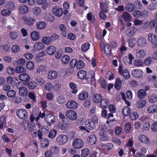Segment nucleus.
I'll return each mask as SVG.
<instances>
[{
	"instance_id": "f257e3e1",
	"label": "nucleus",
	"mask_w": 157,
	"mask_h": 157,
	"mask_svg": "<svg viewBox=\"0 0 157 157\" xmlns=\"http://www.w3.org/2000/svg\"><path fill=\"white\" fill-rule=\"evenodd\" d=\"M17 88L19 90V94L20 96L24 97L28 93L27 88L24 86V83L21 82H18L17 85Z\"/></svg>"
},
{
	"instance_id": "f03ea898",
	"label": "nucleus",
	"mask_w": 157,
	"mask_h": 157,
	"mask_svg": "<svg viewBox=\"0 0 157 157\" xmlns=\"http://www.w3.org/2000/svg\"><path fill=\"white\" fill-rule=\"evenodd\" d=\"M72 145L74 148L79 149L84 146V142L83 140L80 138H76L73 139Z\"/></svg>"
},
{
	"instance_id": "7ed1b4c3",
	"label": "nucleus",
	"mask_w": 157,
	"mask_h": 157,
	"mask_svg": "<svg viewBox=\"0 0 157 157\" xmlns=\"http://www.w3.org/2000/svg\"><path fill=\"white\" fill-rule=\"evenodd\" d=\"M147 39L154 48H157V36L154 33H150L148 35Z\"/></svg>"
},
{
	"instance_id": "20e7f679",
	"label": "nucleus",
	"mask_w": 157,
	"mask_h": 157,
	"mask_svg": "<svg viewBox=\"0 0 157 157\" xmlns=\"http://www.w3.org/2000/svg\"><path fill=\"white\" fill-rule=\"evenodd\" d=\"M44 120L47 123V125L48 126H50L51 124L55 123L56 121V118L55 116L53 114L48 113L46 115Z\"/></svg>"
},
{
	"instance_id": "39448f33",
	"label": "nucleus",
	"mask_w": 157,
	"mask_h": 157,
	"mask_svg": "<svg viewBox=\"0 0 157 157\" xmlns=\"http://www.w3.org/2000/svg\"><path fill=\"white\" fill-rule=\"evenodd\" d=\"M65 115L69 119L72 121H75L77 118L78 116L76 113L72 110L67 111Z\"/></svg>"
},
{
	"instance_id": "423d86ee",
	"label": "nucleus",
	"mask_w": 157,
	"mask_h": 157,
	"mask_svg": "<svg viewBox=\"0 0 157 157\" xmlns=\"http://www.w3.org/2000/svg\"><path fill=\"white\" fill-rule=\"evenodd\" d=\"M68 137L67 135H60L56 138V142L59 145H63L68 141Z\"/></svg>"
},
{
	"instance_id": "0eeeda50",
	"label": "nucleus",
	"mask_w": 157,
	"mask_h": 157,
	"mask_svg": "<svg viewBox=\"0 0 157 157\" xmlns=\"http://www.w3.org/2000/svg\"><path fill=\"white\" fill-rule=\"evenodd\" d=\"M16 113L17 115L21 119H25L28 117L27 112L25 109H18Z\"/></svg>"
},
{
	"instance_id": "6e6552de",
	"label": "nucleus",
	"mask_w": 157,
	"mask_h": 157,
	"mask_svg": "<svg viewBox=\"0 0 157 157\" xmlns=\"http://www.w3.org/2000/svg\"><path fill=\"white\" fill-rule=\"evenodd\" d=\"M19 78L21 81L28 82L30 80L31 78L28 74L24 73L19 75Z\"/></svg>"
},
{
	"instance_id": "1a4fd4ad",
	"label": "nucleus",
	"mask_w": 157,
	"mask_h": 157,
	"mask_svg": "<svg viewBox=\"0 0 157 157\" xmlns=\"http://www.w3.org/2000/svg\"><path fill=\"white\" fill-rule=\"evenodd\" d=\"M52 12L54 15L58 17L61 16L63 13L62 8L57 6L54 7L52 9Z\"/></svg>"
},
{
	"instance_id": "9d476101",
	"label": "nucleus",
	"mask_w": 157,
	"mask_h": 157,
	"mask_svg": "<svg viewBox=\"0 0 157 157\" xmlns=\"http://www.w3.org/2000/svg\"><path fill=\"white\" fill-rule=\"evenodd\" d=\"M78 104L75 101L71 100L67 102L66 104V107L68 109H75L77 108Z\"/></svg>"
},
{
	"instance_id": "9b49d317",
	"label": "nucleus",
	"mask_w": 157,
	"mask_h": 157,
	"mask_svg": "<svg viewBox=\"0 0 157 157\" xmlns=\"http://www.w3.org/2000/svg\"><path fill=\"white\" fill-rule=\"evenodd\" d=\"M132 74L134 77L140 78L143 75V72L141 70L136 69L132 71Z\"/></svg>"
},
{
	"instance_id": "f8f14e48",
	"label": "nucleus",
	"mask_w": 157,
	"mask_h": 157,
	"mask_svg": "<svg viewBox=\"0 0 157 157\" xmlns=\"http://www.w3.org/2000/svg\"><path fill=\"white\" fill-rule=\"evenodd\" d=\"M29 11V8L28 6L24 5H21L18 7V11L22 14L27 13Z\"/></svg>"
},
{
	"instance_id": "ddd939ff",
	"label": "nucleus",
	"mask_w": 157,
	"mask_h": 157,
	"mask_svg": "<svg viewBox=\"0 0 157 157\" xmlns=\"http://www.w3.org/2000/svg\"><path fill=\"white\" fill-rule=\"evenodd\" d=\"M102 99V96L98 94H93L92 97L93 101L96 103L100 102Z\"/></svg>"
},
{
	"instance_id": "4468645a",
	"label": "nucleus",
	"mask_w": 157,
	"mask_h": 157,
	"mask_svg": "<svg viewBox=\"0 0 157 157\" xmlns=\"http://www.w3.org/2000/svg\"><path fill=\"white\" fill-rule=\"evenodd\" d=\"M30 36L31 39L34 41L38 40L40 38V35L39 33L36 31L32 32L30 34Z\"/></svg>"
},
{
	"instance_id": "2eb2a0df",
	"label": "nucleus",
	"mask_w": 157,
	"mask_h": 157,
	"mask_svg": "<svg viewBox=\"0 0 157 157\" xmlns=\"http://www.w3.org/2000/svg\"><path fill=\"white\" fill-rule=\"evenodd\" d=\"M146 55L145 51L143 49L137 50L136 53V57L138 58H143L145 57Z\"/></svg>"
},
{
	"instance_id": "dca6fc26",
	"label": "nucleus",
	"mask_w": 157,
	"mask_h": 157,
	"mask_svg": "<svg viewBox=\"0 0 157 157\" xmlns=\"http://www.w3.org/2000/svg\"><path fill=\"white\" fill-rule=\"evenodd\" d=\"M56 48L52 45L50 46L46 50L47 53L49 55H53L56 52Z\"/></svg>"
},
{
	"instance_id": "f3484780",
	"label": "nucleus",
	"mask_w": 157,
	"mask_h": 157,
	"mask_svg": "<svg viewBox=\"0 0 157 157\" xmlns=\"http://www.w3.org/2000/svg\"><path fill=\"white\" fill-rule=\"evenodd\" d=\"M88 93L87 91H83L78 95V98L80 101H83L88 98Z\"/></svg>"
},
{
	"instance_id": "a211bd4d",
	"label": "nucleus",
	"mask_w": 157,
	"mask_h": 157,
	"mask_svg": "<svg viewBox=\"0 0 157 157\" xmlns=\"http://www.w3.org/2000/svg\"><path fill=\"white\" fill-rule=\"evenodd\" d=\"M25 23L28 26L33 25L35 22V20L30 17H26L25 18Z\"/></svg>"
},
{
	"instance_id": "6ab92c4d",
	"label": "nucleus",
	"mask_w": 157,
	"mask_h": 157,
	"mask_svg": "<svg viewBox=\"0 0 157 157\" xmlns=\"http://www.w3.org/2000/svg\"><path fill=\"white\" fill-rule=\"evenodd\" d=\"M87 140L89 144L92 145L96 143V138L94 135H91L87 138Z\"/></svg>"
},
{
	"instance_id": "aec40b11",
	"label": "nucleus",
	"mask_w": 157,
	"mask_h": 157,
	"mask_svg": "<svg viewBox=\"0 0 157 157\" xmlns=\"http://www.w3.org/2000/svg\"><path fill=\"white\" fill-rule=\"evenodd\" d=\"M58 75V73L55 71H50L48 73V78L51 80L53 79L56 78Z\"/></svg>"
},
{
	"instance_id": "412c9836",
	"label": "nucleus",
	"mask_w": 157,
	"mask_h": 157,
	"mask_svg": "<svg viewBox=\"0 0 157 157\" xmlns=\"http://www.w3.org/2000/svg\"><path fill=\"white\" fill-rule=\"evenodd\" d=\"M44 45L41 42H36L33 46V48L36 50H40L42 49L44 47Z\"/></svg>"
},
{
	"instance_id": "4be33fe9",
	"label": "nucleus",
	"mask_w": 157,
	"mask_h": 157,
	"mask_svg": "<svg viewBox=\"0 0 157 157\" xmlns=\"http://www.w3.org/2000/svg\"><path fill=\"white\" fill-rule=\"evenodd\" d=\"M147 44L146 40L144 38H140L138 40V45L140 47H143Z\"/></svg>"
},
{
	"instance_id": "5701e85b",
	"label": "nucleus",
	"mask_w": 157,
	"mask_h": 157,
	"mask_svg": "<svg viewBox=\"0 0 157 157\" xmlns=\"http://www.w3.org/2000/svg\"><path fill=\"white\" fill-rule=\"evenodd\" d=\"M146 104V101L145 100H140L138 101L136 104V107L139 109L144 107Z\"/></svg>"
},
{
	"instance_id": "b1692460",
	"label": "nucleus",
	"mask_w": 157,
	"mask_h": 157,
	"mask_svg": "<svg viewBox=\"0 0 157 157\" xmlns=\"http://www.w3.org/2000/svg\"><path fill=\"white\" fill-rule=\"evenodd\" d=\"M137 29L135 28L131 27L127 29L126 33L128 36H131L133 35L136 32Z\"/></svg>"
},
{
	"instance_id": "393cba45",
	"label": "nucleus",
	"mask_w": 157,
	"mask_h": 157,
	"mask_svg": "<svg viewBox=\"0 0 157 157\" xmlns=\"http://www.w3.org/2000/svg\"><path fill=\"white\" fill-rule=\"evenodd\" d=\"M131 113V109L130 108L127 106H124L122 109V114L126 116L129 115Z\"/></svg>"
},
{
	"instance_id": "a878e982",
	"label": "nucleus",
	"mask_w": 157,
	"mask_h": 157,
	"mask_svg": "<svg viewBox=\"0 0 157 157\" xmlns=\"http://www.w3.org/2000/svg\"><path fill=\"white\" fill-rule=\"evenodd\" d=\"M148 113H152L157 111V105H153L149 106L147 109Z\"/></svg>"
},
{
	"instance_id": "bb28decb",
	"label": "nucleus",
	"mask_w": 157,
	"mask_h": 157,
	"mask_svg": "<svg viewBox=\"0 0 157 157\" xmlns=\"http://www.w3.org/2000/svg\"><path fill=\"white\" fill-rule=\"evenodd\" d=\"M109 105V101L107 99H103L101 101L100 106L102 108H106Z\"/></svg>"
},
{
	"instance_id": "cd10ccee",
	"label": "nucleus",
	"mask_w": 157,
	"mask_h": 157,
	"mask_svg": "<svg viewBox=\"0 0 157 157\" xmlns=\"http://www.w3.org/2000/svg\"><path fill=\"white\" fill-rule=\"evenodd\" d=\"M15 71L17 73H25L26 72V69L22 66H18L16 67Z\"/></svg>"
},
{
	"instance_id": "c85d7f7f",
	"label": "nucleus",
	"mask_w": 157,
	"mask_h": 157,
	"mask_svg": "<svg viewBox=\"0 0 157 157\" xmlns=\"http://www.w3.org/2000/svg\"><path fill=\"white\" fill-rule=\"evenodd\" d=\"M135 6L134 5L131 3L127 4L125 6L126 10L129 12H132L134 10Z\"/></svg>"
},
{
	"instance_id": "c756f323",
	"label": "nucleus",
	"mask_w": 157,
	"mask_h": 157,
	"mask_svg": "<svg viewBox=\"0 0 157 157\" xmlns=\"http://www.w3.org/2000/svg\"><path fill=\"white\" fill-rule=\"evenodd\" d=\"M139 140L140 142L142 143L146 144L149 143V138L144 135H142L139 137Z\"/></svg>"
},
{
	"instance_id": "7c9ffc66",
	"label": "nucleus",
	"mask_w": 157,
	"mask_h": 157,
	"mask_svg": "<svg viewBox=\"0 0 157 157\" xmlns=\"http://www.w3.org/2000/svg\"><path fill=\"white\" fill-rule=\"evenodd\" d=\"M85 126L87 128L92 130L95 127V125L94 124V123L89 121L86 122Z\"/></svg>"
},
{
	"instance_id": "2f4dec72",
	"label": "nucleus",
	"mask_w": 157,
	"mask_h": 157,
	"mask_svg": "<svg viewBox=\"0 0 157 157\" xmlns=\"http://www.w3.org/2000/svg\"><path fill=\"white\" fill-rule=\"evenodd\" d=\"M86 72L84 70H81L78 73V77L80 79H83L86 78Z\"/></svg>"
},
{
	"instance_id": "473e14b6",
	"label": "nucleus",
	"mask_w": 157,
	"mask_h": 157,
	"mask_svg": "<svg viewBox=\"0 0 157 157\" xmlns=\"http://www.w3.org/2000/svg\"><path fill=\"white\" fill-rule=\"evenodd\" d=\"M76 67L77 69H82L85 66V63L82 60H79L77 61Z\"/></svg>"
},
{
	"instance_id": "72a5a7b5",
	"label": "nucleus",
	"mask_w": 157,
	"mask_h": 157,
	"mask_svg": "<svg viewBox=\"0 0 157 157\" xmlns=\"http://www.w3.org/2000/svg\"><path fill=\"white\" fill-rule=\"evenodd\" d=\"M47 25L45 22L44 21H40L36 24L37 28L39 29H41L44 28Z\"/></svg>"
},
{
	"instance_id": "f704fd0d",
	"label": "nucleus",
	"mask_w": 157,
	"mask_h": 157,
	"mask_svg": "<svg viewBox=\"0 0 157 157\" xmlns=\"http://www.w3.org/2000/svg\"><path fill=\"white\" fill-rule=\"evenodd\" d=\"M121 82L120 79L119 78H117L114 86L115 88L117 90H120L121 87Z\"/></svg>"
},
{
	"instance_id": "c9c22d12",
	"label": "nucleus",
	"mask_w": 157,
	"mask_h": 157,
	"mask_svg": "<svg viewBox=\"0 0 157 157\" xmlns=\"http://www.w3.org/2000/svg\"><path fill=\"white\" fill-rule=\"evenodd\" d=\"M121 16L125 21H129L131 20L130 15L127 12H124Z\"/></svg>"
},
{
	"instance_id": "e433bc0d",
	"label": "nucleus",
	"mask_w": 157,
	"mask_h": 157,
	"mask_svg": "<svg viewBox=\"0 0 157 157\" xmlns=\"http://www.w3.org/2000/svg\"><path fill=\"white\" fill-rule=\"evenodd\" d=\"M42 41L45 44L49 45L51 42V40L50 37L46 36L43 38Z\"/></svg>"
},
{
	"instance_id": "4c0bfd02",
	"label": "nucleus",
	"mask_w": 157,
	"mask_h": 157,
	"mask_svg": "<svg viewBox=\"0 0 157 157\" xmlns=\"http://www.w3.org/2000/svg\"><path fill=\"white\" fill-rule=\"evenodd\" d=\"M157 24V22L155 20H152L147 23V26L150 29H154Z\"/></svg>"
},
{
	"instance_id": "58836bf2",
	"label": "nucleus",
	"mask_w": 157,
	"mask_h": 157,
	"mask_svg": "<svg viewBox=\"0 0 157 157\" xmlns=\"http://www.w3.org/2000/svg\"><path fill=\"white\" fill-rule=\"evenodd\" d=\"M37 83L34 81H31L28 84V87L30 90L35 89L37 86Z\"/></svg>"
},
{
	"instance_id": "ea45409f",
	"label": "nucleus",
	"mask_w": 157,
	"mask_h": 157,
	"mask_svg": "<svg viewBox=\"0 0 157 157\" xmlns=\"http://www.w3.org/2000/svg\"><path fill=\"white\" fill-rule=\"evenodd\" d=\"M143 64L142 60L139 59H136L133 61V64L136 67L142 66Z\"/></svg>"
},
{
	"instance_id": "a19ab883",
	"label": "nucleus",
	"mask_w": 157,
	"mask_h": 157,
	"mask_svg": "<svg viewBox=\"0 0 157 157\" xmlns=\"http://www.w3.org/2000/svg\"><path fill=\"white\" fill-rule=\"evenodd\" d=\"M146 95V93L142 89L139 90L138 91V96L139 98H143Z\"/></svg>"
},
{
	"instance_id": "79ce46f5",
	"label": "nucleus",
	"mask_w": 157,
	"mask_h": 157,
	"mask_svg": "<svg viewBox=\"0 0 157 157\" xmlns=\"http://www.w3.org/2000/svg\"><path fill=\"white\" fill-rule=\"evenodd\" d=\"M90 151L88 148L83 149L82 151L81 156L82 157H86L89 155Z\"/></svg>"
},
{
	"instance_id": "37998d69",
	"label": "nucleus",
	"mask_w": 157,
	"mask_h": 157,
	"mask_svg": "<svg viewBox=\"0 0 157 157\" xmlns=\"http://www.w3.org/2000/svg\"><path fill=\"white\" fill-rule=\"evenodd\" d=\"M123 75L124 77L126 79H129L130 77L129 73L127 69H124L121 74H120Z\"/></svg>"
},
{
	"instance_id": "c03bdc74",
	"label": "nucleus",
	"mask_w": 157,
	"mask_h": 157,
	"mask_svg": "<svg viewBox=\"0 0 157 157\" xmlns=\"http://www.w3.org/2000/svg\"><path fill=\"white\" fill-rule=\"evenodd\" d=\"M70 59V58L67 55H64L62 58V63L63 64H66L69 62Z\"/></svg>"
},
{
	"instance_id": "a18cd8bd",
	"label": "nucleus",
	"mask_w": 157,
	"mask_h": 157,
	"mask_svg": "<svg viewBox=\"0 0 157 157\" xmlns=\"http://www.w3.org/2000/svg\"><path fill=\"white\" fill-rule=\"evenodd\" d=\"M57 134V131L55 129H53L51 130L49 132L48 137L50 138H55Z\"/></svg>"
},
{
	"instance_id": "49530a36",
	"label": "nucleus",
	"mask_w": 157,
	"mask_h": 157,
	"mask_svg": "<svg viewBox=\"0 0 157 157\" xmlns=\"http://www.w3.org/2000/svg\"><path fill=\"white\" fill-rule=\"evenodd\" d=\"M90 46V44L89 43H84L82 45L81 49L83 52H86L89 49Z\"/></svg>"
},
{
	"instance_id": "de8ad7c7",
	"label": "nucleus",
	"mask_w": 157,
	"mask_h": 157,
	"mask_svg": "<svg viewBox=\"0 0 157 157\" xmlns=\"http://www.w3.org/2000/svg\"><path fill=\"white\" fill-rule=\"evenodd\" d=\"M11 13V11L7 9H4L2 10L1 14L4 16H7L10 15Z\"/></svg>"
},
{
	"instance_id": "09e8293b",
	"label": "nucleus",
	"mask_w": 157,
	"mask_h": 157,
	"mask_svg": "<svg viewBox=\"0 0 157 157\" xmlns=\"http://www.w3.org/2000/svg\"><path fill=\"white\" fill-rule=\"evenodd\" d=\"M148 99L150 102L153 103L157 101V97L155 94L149 96Z\"/></svg>"
},
{
	"instance_id": "8fccbe9b",
	"label": "nucleus",
	"mask_w": 157,
	"mask_h": 157,
	"mask_svg": "<svg viewBox=\"0 0 157 157\" xmlns=\"http://www.w3.org/2000/svg\"><path fill=\"white\" fill-rule=\"evenodd\" d=\"M41 143L43 147H46L48 146L49 142L48 139L44 138L41 141Z\"/></svg>"
},
{
	"instance_id": "3c124183",
	"label": "nucleus",
	"mask_w": 157,
	"mask_h": 157,
	"mask_svg": "<svg viewBox=\"0 0 157 157\" xmlns=\"http://www.w3.org/2000/svg\"><path fill=\"white\" fill-rule=\"evenodd\" d=\"M19 36V34L16 32H11L10 33V36L11 39L15 40L17 39Z\"/></svg>"
},
{
	"instance_id": "603ef678",
	"label": "nucleus",
	"mask_w": 157,
	"mask_h": 157,
	"mask_svg": "<svg viewBox=\"0 0 157 157\" xmlns=\"http://www.w3.org/2000/svg\"><path fill=\"white\" fill-rule=\"evenodd\" d=\"M33 12L35 15L38 16L40 13L41 10L39 7L36 6L33 8Z\"/></svg>"
},
{
	"instance_id": "864d4df0",
	"label": "nucleus",
	"mask_w": 157,
	"mask_h": 157,
	"mask_svg": "<svg viewBox=\"0 0 157 157\" xmlns=\"http://www.w3.org/2000/svg\"><path fill=\"white\" fill-rule=\"evenodd\" d=\"M69 86L71 89L74 90L72 91V93L75 94L77 93L78 90L77 89L75 90L76 88V85L73 82H71L70 83Z\"/></svg>"
},
{
	"instance_id": "5fc2aeb1",
	"label": "nucleus",
	"mask_w": 157,
	"mask_h": 157,
	"mask_svg": "<svg viewBox=\"0 0 157 157\" xmlns=\"http://www.w3.org/2000/svg\"><path fill=\"white\" fill-rule=\"evenodd\" d=\"M149 128L150 124L148 122H146L144 124L141 129L143 132H145L148 130Z\"/></svg>"
},
{
	"instance_id": "6e6d98bb",
	"label": "nucleus",
	"mask_w": 157,
	"mask_h": 157,
	"mask_svg": "<svg viewBox=\"0 0 157 157\" xmlns=\"http://www.w3.org/2000/svg\"><path fill=\"white\" fill-rule=\"evenodd\" d=\"M60 150V148L55 145L52 146L51 148V151L54 153L57 154Z\"/></svg>"
},
{
	"instance_id": "4d7b16f0",
	"label": "nucleus",
	"mask_w": 157,
	"mask_h": 157,
	"mask_svg": "<svg viewBox=\"0 0 157 157\" xmlns=\"http://www.w3.org/2000/svg\"><path fill=\"white\" fill-rule=\"evenodd\" d=\"M16 92L14 90H10L8 91L7 93V96L10 98H13L16 95Z\"/></svg>"
},
{
	"instance_id": "13d9d810",
	"label": "nucleus",
	"mask_w": 157,
	"mask_h": 157,
	"mask_svg": "<svg viewBox=\"0 0 157 157\" xmlns=\"http://www.w3.org/2000/svg\"><path fill=\"white\" fill-rule=\"evenodd\" d=\"M45 18L46 20L49 21H53L54 20L55 17L50 14H47L45 16Z\"/></svg>"
},
{
	"instance_id": "bf43d9fd",
	"label": "nucleus",
	"mask_w": 157,
	"mask_h": 157,
	"mask_svg": "<svg viewBox=\"0 0 157 157\" xmlns=\"http://www.w3.org/2000/svg\"><path fill=\"white\" fill-rule=\"evenodd\" d=\"M11 50L14 53H17L20 50V47L17 44H14L12 46Z\"/></svg>"
},
{
	"instance_id": "052dcab7",
	"label": "nucleus",
	"mask_w": 157,
	"mask_h": 157,
	"mask_svg": "<svg viewBox=\"0 0 157 157\" xmlns=\"http://www.w3.org/2000/svg\"><path fill=\"white\" fill-rule=\"evenodd\" d=\"M131 129L130 124L129 122L126 123L125 125V131L127 133H128Z\"/></svg>"
},
{
	"instance_id": "680f3d73",
	"label": "nucleus",
	"mask_w": 157,
	"mask_h": 157,
	"mask_svg": "<svg viewBox=\"0 0 157 157\" xmlns=\"http://www.w3.org/2000/svg\"><path fill=\"white\" fill-rule=\"evenodd\" d=\"M26 66L29 70H32L34 67V63L33 61L28 62L26 63Z\"/></svg>"
},
{
	"instance_id": "e2e57ef3",
	"label": "nucleus",
	"mask_w": 157,
	"mask_h": 157,
	"mask_svg": "<svg viewBox=\"0 0 157 157\" xmlns=\"http://www.w3.org/2000/svg\"><path fill=\"white\" fill-rule=\"evenodd\" d=\"M67 136L69 139H75L76 137V135L74 132L71 131L68 133Z\"/></svg>"
},
{
	"instance_id": "0e129e2a",
	"label": "nucleus",
	"mask_w": 157,
	"mask_h": 157,
	"mask_svg": "<svg viewBox=\"0 0 157 157\" xmlns=\"http://www.w3.org/2000/svg\"><path fill=\"white\" fill-rule=\"evenodd\" d=\"M133 15L136 18H139L142 16V13L140 10H136L132 13Z\"/></svg>"
},
{
	"instance_id": "69168bd1",
	"label": "nucleus",
	"mask_w": 157,
	"mask_h": 157,
	"mask_svg": "<svg viewBox=\"0 0 157 157\" xmlns=\"http://www.w3.org/2000/svg\"><path fill=\"white\" fill-rule=\"evenodd\" d=\"M53 86L51 83H47L45 85L44 88L46 90L51 91L52 89Z\"/></svg>"
},
{
	"instance_id": "338daca9",
	"label": "nucleus",
	"mask_w": 157,
	"mask_h": 157,
	"mask_svg": "<svg viewBox=\"0 0 157 157\" xmlns=\"http://www.w3.org/2000/svg\"><path fill=\"white\" fill-rule=\"evenodd\" d=\"M105 51L106 54L108 55H110L111 53V48L109 46V45H106L105 46Z\"/></svg>"
},
{
	"instance_id": "774afa93",
	"label": "nucleus",
	"mask_w": 157,
	"mask_h": 157,
	"mask_svg": "<svg viewBox=\"0 0 157 157\" xmlns=\"http://www.w3.org/2000/svg\"><path fill=\"white\" fill-rule=\"evenodd\" d=\"M138 117V114L136 112H134L130 116V118L132 120H134Z\"/></svg>"
}]
</instances>
